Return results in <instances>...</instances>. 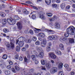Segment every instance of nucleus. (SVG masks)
Instances as JSON below:
<instances>
[{
    "instance_id": "nucleus-1",
    "label": "nucleus",
    "mask_w": 75,
    "mask_h": 75,
    "mask_svg": "<svg viewBox=\"0 0 75 75\" xmlns=\"http://www.w3.org/2000/svg\"><path fill=\"white\" fill-rule=\"evenodd\" d=\"M75 33V28L73 26H71L66 29V32L64 34L66 37H68L69 34L71 35H74Z\"/></svg>"
},
{
    "instance_id": "nucleus-2",
    "label": "nucleus",
    "mask_w": 75,
    "mask_h": 75,
    "mask_svg": "<svg viewBox=\"0 0 75 75\" xmlns=\"http://www.w3.org/2000/svg\"><path fill=\"white\" fill-rule=\"evenodd\" d=\"M15 42L13 39L12 40H11L10 44H9V42H5V44L6 46L7 50H10L11 49H13L14 48V42Z\"/></svg>"
},
{
    "instance_id": "nucleus-3",
    "label": "nucleus",
    "mask_w": 75,
    "mask_h": 75,
    "mask_svg": "<svg viewBox=\"0 0 75 75\" xmlns=\"http://www.w3.org/2000/svg\"><path fill=\"white\" fill-rule=\"evenodd\" d=\"M26 40L25 38L23 37H21L18 38V40H16V44H18V45L20 47H23L24 44V41Z\"/></svg>"
},
{
    "instance_id": "nucleus-4",
    "label": "nucleus",
    "mask_w": 75,
    "mask_h": 75,
    "mask_svg": "<svg viewBox=\"0 0 75 75\" xmlns=\"http://www.w3.org/2000/svg\"><path fill=\"white\" fill-rule=\"evenodd\" d=\"M7 21L8 24H12V25L15 24L16 21V20L14 19H13L11 18H10V19H8L7 20Z\"/></svg>"
},
{
    "instance_id": "nucleus-5",
    "label": "nucleus",
    "mask_w": 75,
    "mask_h": 75,
    "mask_svg": "<svg viewBox=\"0 0 75 75\" xmlns=\"http://www.w3.org/2000/svg\"><path fill=\"white\" fill-rule=\"evenodd\" d=\"M49 56L53 59H56L57 58V56L54 54V52H50L49 53Z\"/></svg>"
},
{
    "instance_id": "nucleus-6",
    "label": "nucleus",
    "mask_w": 75,
    "mask_h": 75,
    "mask_svg": "<svg viewBox=\"0 0 75 75\" xmlns=\"http://www.w3.org/2000/svg\"><path fill=\"white\" fill-rule=\"evenodd\" d=\"M57 68L56 67H53L50 70L51 74H54L55 72H57Z\"/></svg>"
},
{
    "instance_id": "nucleus-7",
    "label": "nucleus",
    "mask_w": 75,
    "mask_h": 75,
    "mask_svg": "<svg viewBox=\"0 0 75 75\" xmlns=\"http://www.w3.org/2000/svg\"><path fill=\"white\" fill-rule=\"evenodd\" d=\"M52 45L51 42H49L48 43V44L47 47H46V50L47 51L49 52L51 50V46Z\"/></svg>"
},
{
    "instance_id": "nucleus-8",
    "label": "nucleus",
    "mask_w": 75,
    "mask_h": 75,
    "mask_svg": "<svg viewBox=\"0 0 75 75\" xmlns=\"http://www.w3.org/2000/svg\"><path fill=\"white\" fill-rule=\"evenodd\" d=\"M17 26L19 30H21L22 29V23L20 22H18L17 23Z\"/></svg>"
},
{
    "instance_id": "nucleus-9",
    "label": "nucleus",
    "mask_w": 75,
    "mask_h": 75,
    "mask_svg": "<svg viewBox=\"0 0 75 75\" xmlns=\"http://www.w3.org/2000/svg\"><path fill=\"white\" fill-rule=\"evenodd\" d=\"M48 38L49 40H52H52H57L58 39V37L56 35H52V36H49Z\"/></svg>"
},
{
    "instance_id": "nucleus-10",
    "label": "nucleus",
    "mask_w": 75,
    "mask_h": 75,
    "mask_svg": "<svg viewBox=\"0 0 75 75\" xmlns=\"http://www.w3.org/2000/svg\"><path fill=\"white\" fill-rule=\"evenodd\" d=\"M39 17L42 20H45V17L44 15L43 12H40L39 15Z\"/></svg>"
},
{
    "instance_id": "nucleus-11",
    "label": "nucleus",
    "mask_w": 75,
    "mask_h": 75,
    "mask_svg": "<svg viewBox=\"0 0 75 75\" xmlns=\"http://www.w3.org/2000/svg\"><path fill=\"white\" fill-rule=\"evenodd\" d=\"M54 27L57 29H60V28H61L60 25L58 23H55Z\"/></svg>"
},
{
    "instance_id": "nucleus-12",
    "label": "nucleus",
    "mask_w": 75,
    "mask_h": 75,
    "mask_svg": "<svg viewBox=\"0 0 75 75\" xmlns=\"http://www.w3.org/2000/svg\"><path fill=\"white\" fill-rule=\"evenodd\" d=\"M38 36L42 38H44L45 37V35L42 33H40L38 34Z\"/></svg>"
},
{
    "instance_id": "nucleus-13",
    "label": "nucleus",
    "mask_w": 75,
    "mask_h": 75,
    "mask_svg": "<svg viewBox=\"0 0 75 75\" xmlns=\"http://www.w3.org/2000/svg\"><path fill=\"white\" fill-rule=\"evenodd\" d=\"M23 12L24 14H29V12L27 11L25 8L23 9Z\"/></svg>"
},
{
    "instance_id": "nucleus-14",
    "label": "nucleus",
    "mask_w": 75,
    "mask_h": 75,
    "mask_svg": "<svg viewBox=\"0 0 75 75\" xmlns=\"http://www.w3.org/2000/svg\"><path fill=\"white\" fill-rule=\"evenodd\" d=\"M46 42L44 41V40H43V42L41 43V46L42 47H45V45H46Z\"/></svg>"
},
{
    "instance_id": "nucleus-15",
    "label": "nucleus",
    "mask_w": 75,
    "mask_h": 75,
    "mask_svg": "<svg viewBox=\"0 0 75 75\" xmlns=\"http://www.w3.org/2000/svg\"><path fill=\"white\" fill-rule=\"evenodd\" d=\"M32 13H30V15L29 16V17H30V16H31V18H32L33 19V20H34V19H35V18H36V17L35 16V15H31V14Z\"/></svg>"
},
{
    "instance_id": "nucleus-16",
    "label": "nucleus",
    "mask_w": 75,
    "mask_h": 75,
    "mask_svg": "<svg viewBox=\"0 0 75 75\" xmlns=\"http://www.w3.org/2000/svg\"><path fill=\"white\" fill-rule=\"evenodd\" d=\"M44 56V53L42 52H40L39 54V57L40 58H42Z\"/></svg>"
},
{
    "instance_id": "nucleus-17",
    "label": "nucleus",
    "mask_w": 75,
    "mask_h": 75,
    "mask_svg": "<svg viewBox=\"0 0 75 75\" xmlns=\"http://www.w3.org/2000/svg\"><path fill=\"white\" fill-rule=\"evenodd\" d=\"M59 46L60 48L61 49V50H64V45H63L62 44H60L59 45Z\"/></svg>"
},
{
    "instance_id": "nucleus-18",
    "label": "nucleus",
    "mask_w": 75,
    "mask_h": 75,
    "mask_svg": "<svg viewBox=\"0 0 75 75\" xmlns=\"http://www.w3.org/2000/svg\"><path fill=\"white\" fill-rule=\"evenodd\" d=\"M2 23L3 24L5 25L7 23V22L6 21V19L4 18L2 20Z\"/></svg>"
},
{
    "instance_id": "nucleus-19",
    "label": "nucleus",
    "mask_w": 75,
    "mask_h": 75,
    "mask_svg": "<svg viewBox=\"0 0 75 75\" xmlns=\"http://www.w3.org/2000/svg\"><path fill=\"white\" fill-rule=\"evenodd\" d=\"M51 66L50 63H47L46 64V67L48 69H50L51 68Z\"/></svg>"
},
{
    "instance_id": "nucleus-20",
    "label": "nucleus",
    "mask_w": 75,
    "mask_h": 75,
    "mask_svg": "<svg viewBox=\"0 0 75 75\" xmlns=\"http://www.w3.org/2000/svg\"><path fill=\"white\" fill-rule=\"evenodd\" d=\"M0 15L3 17H4L6 16V14L3 12H0Z\"/></svg>"
},
{
    "instance_id": "nucleus-21",
    "label": "nucleus",
    "mask_w": 75,
    "mask_h": 75,
    "mask_svg": "<svg viewBox=\"0 0 75 75\" xmlns=\"http://www.w3.org/2000/svg\"><path fill=\"white\" fill-rule=\"evenodd\" d=\"M45 2L47 5H49L51 3V0H45Z\"/></svg>"
},
{
    "instance_id": "nucleus-22",
    "label": "nucleus",
    "mask_w": 75,
    "mask_h": 75,
    "mask_svg": "<svg viewBox=\"0 0 75 75\" xmlns=\"http://www.w3.org/2000/svg\"><path fill=\"white\" fill-rule=\"evenodd\" d=\"M60 6L62 8H64L65 7V4L63 3Z\"/></svg>"
},
{
    "instance_id": "nucleus-23",
    "label": "nucleus",
    "mask_w": 75,
    "mask_h": 75,
    "mask_svg": "<svg viewBox=\"0 0 75 75\" xmlns=\"http://www.w3.org/2000/svg\"><path fill=\"white\" fill-rule=\"evenodd\" d=\"M5 73L6 75H10V71L9 70H6L5 71Z\"/></svg>"
},
{
    "instance_id": "nucleus-24",
    "label": "nucleus",
    "mask_w": 75,
    "mask_h": 75,
    "mask_svg": "<svg viewBox=\"0 0 75 75\" xmlns=\"http://www.w3.org/2000/svg\"><path fill=\"white\" fill-rule=\"evenodd\" d=\"M69 42L70 43H74V39L70 38L69 39Z\"/></svg>"
},
{
    "instance_id": "nucleus-25",
    "label": "nucleus",
    "mask_w": 75,
    "mask_h": 75,
    "mask_svg": "<svg viewBox=\"0 0 75 75\" xmlns=\"http://www.w3.org/2000/svg\"><path fill=\"white\" fill-rule=\"evenodd\" d=\"M16 50L18 52V51H19L20 50V46H16Z\"/></svg>"
},
{
    "instance_id": "nucleus-26",
    "label": "nucleus",
    "mask_w": 75,
    "mask_h": 75,
    "mask_svg": "<svg viewBox=\"0 0 75 75\" xmlns=\"http://www.w3.org/2000/svg\"><path fill=\"white\" fill-rule=\"evenodd\" d=\"M3 31L5 33H8V30L6 28H4L3 30Z\"/></svg>"
},
{
    "instance_id": "nucleus-27",
    "label": "nucleus",
    "mask_w": 75,
    "mask_h": 75,
    "mask_svg": "<svg viewBox=\"0 0 75 75\" xmlns=\"http://www.w3.org/2000/svg\"><path fill=\"white\" fill-rule=\"evenodd\" d=\"M55 53H56V54H57V55H61V51H55Z\"/></svg>"
},
{
    "instance_id": "nucleus-28",
    "label": "nucleus",
    "mask_w": 75,
    "mask_h": 75,
    "mask_svg": "<svg viewBox=\"0 0 75 75\" xmlns=\"http://www.w3.org/2000/svg\"><path fill=\"white\" fill-rule=\"evenodd\" d=\"M14 18L15 20H17L19 19V17L17 15H16L14 17Z\"/></svg>"
},
{
    "instance_id": "nucleus-29",
    "label": "nucleus",
    "mask_w": 75,
    "mask_h": 75,
    "mask_svg": "<svg viewBox=\"0 0 75 75\" xmlns=\"http://www.w3.org/2000/svg\"><path fill=\"white\" fill-rule=\"evenodd\" d=\"M2 58L4 59H6L7 58V54H4Z\"/></svg>"
},
{
    "instance_id": "nucleus-30",
    "label": "nucleus",
    "mask_w": 75,
    "mask_h": 75,
    "mask_svg": "<svg viewBox=\"0 0 75 75\" xmlns=\"http://www.w3.org/2000/svg\"><path fill=\"white\" fill-rule=\"evenodd\" d=\"M31 57L33 60H35V59H36V57H35V55H32Z\"/></svg>"
},
{
    "instance_id": "nucleus-31",
    "label": "nucleus",
    "mask_w": 75,
    "mask_h": 75,
    "mask_svg": "<svg viewBox=\"0 0 75 75\" xmlns=\"http://www.w3.org/2000/svg\"><path fill=\"white\" fill-rule=\"evenodd\" d=\"M45 61H46L44 60H41V63L43 65H45Z\"/></svg>"
},
{
    "instance_id": "nucleus-32",
    "label": "nucleus",
    "mask_w": 75,
    "mask_h": 75,
    "mask_svg": "<svg viewBox=\"0 0 75 75\" xmlns=\"http://www.w3.org/2000/svg\"><path fill=\"white\" fill-rule=\"evenodd\" d=\"M62 65H63V63H60L59 64V68H62Z\"/></svg>"
},
{
    "instance_id": "nucleus-33",
    "label": "nucleus",
    "mask_w": 75,
    "mask_h": 75,
    "mask_svg": "<svg viewBox=\"0 0 75 75\" xmlns=\"http://www.w3.org/2000/svg\"><path fill=\"white\" fill-rule=\"evenodd\" d=\"M59 75H64V72L62 71H60L59 72Z\"/></svg>"
},
{
    "instance_id": "nucleus-34",
    "label": "nucleus",
    "mask_w": 75,
    "mask_h": 75,
    "mask_svg": "<svg viewBox=\"0 0 75 75\" xmlns=\"http://www.w3.org/2000/svg\"><path fill=\"white\" fill-rule=\"evenodd\" d=\"M36 49L37 50H38V51H40L42 48L41 47H36Z\"/></svg>"
},
{
    "instance_id": "nucleus-35",
    "label": "nucleus",
    "mask_w": 75,
    "mask_h": 75,
    "mask_svg": "<svg viewBox=\"0 0 75 75\" xmlns=\"http://www.w3.org/2000/svg\"><path fill=\"white\" fill-rule=\"evenodd\" d=\"M47 15L48 17H52V14L51 13H47Z\"/></svg>"
},
{
    "instance_id": "nucleus-36",
    "label": "nucleus",
    "mask_w": 75,
    "mask_h": 75,
    "mask_svg": "<svg viewBox=\"0 0 75 75\" xmlns=\"http://www.w3.org/2000/svg\"><path fill=\"white\" fill-rule=\"evenodd\" d=\"M52 7L55 8V7H57V4H52Z\"/></svg>"
},
{
    "instance_id": "nucleus-37",
    "label": "nucleus",
    "mask_w": 75,
    "mask_h": 75,
    "mask_svg": "<svg viewBox=\"0 0 75 75\" xmlns=\"http://www.w3.org/2000/svg\"><path fill=\"white\" fill-rule=\"evenodd\" d=\"M47 32L49 34H51V33H52V32H54V31L52 30H48Z\"/></svg>"
},
{
    "instance_id": "nucleus-38",
    "label": "nucleus",
    "mask_w": 75,
    "mask_h": 75,
    "mask_svg": "<svg viewBox=\"0 0 75 75\" xmlns=\"http://www.w3.org/2000/svg\"><path fill=\"white\" fill-rule=\"evenodd\" d=\"M31 42V41L30 39H27L26 41V42L29 43H30Z\"/></svg>"
},
{
    "instance_id": "nucleus-39",
    "label": "nucleus",
    "mask_w": 75,
    "mask_h": 75,
    "mask_svg": "<svg viewBox=\"0 0 75 75\" xmlns=\"http://www.w3.org/2000/svg\"><path fill=\"white\" fill-rule=\"evenodd\" d=\"M15 68L16 70V71H19V70H20V68L17 66H15Z\"/></svg>"
},
{
    "instance_id": "nucleus-40",
    "label": "nucleus",
    "mask_w": 75,
    "mask_h": 75,
    "mask_svg": "<svg viewBox=\"0 0 75 75\" xmlns=\"http://www.w3.org/2000/svg\"><path fill=\"white\" fill-rule=\"evenodd\" d=\"M35 29L36 30H35L36 33H39V31H41V30L39 29H37L36 28H35Z\"/></svg>"
},
{
    "instance_id": "nucleus-41",
    "label": "nucleus",
    "mask_w": 75,
    "mask_h": 75,
    "mask_svg": "<svg viewBox=\"0 0 75 75\" xmlns=\"http://www.w3.org/2000/svg\"><path fill=\"white\" fill-rule=\"evenodd\" d=\"M23 59H24V57L20 56L19 57V59L20 61H23Z\"/></svg>"
},
{
    "instance_id": "nucleus-42",
    "label": "nucleus",
    "mask_w": 75,
    "mask_h": 75,
    "mask_svg": "<svg viewBox=\"0 0 75 75\" xmlns=\"http://www.w3.org/2000/svg\"><path fill=\"white\" fill-rule=\"evenodd\" d=\"M11 66L10 65H9L7 66V68L8 69H11Z\"/></svg>"
},
{
    "instance_id": "nucleus-43",
    "label": "nucleus",
    "mask_w": 75,
    "mask_h": 75,
    "mask_svg": "<svg viewBox=\"0 0 75 75\" xmlns=\"http://www.w3.org/2000/svg\"><path fill=\"white\" fill-rule=\"evenodd\" d=\"M21 74L23 75H27V73L25 71H24L21 73Z\"/></svg>"
},
{
    "instance_id": "nucleus-44",
    "label": "nucleus",
    "mask_w": 75,
    "mask_h": 75,
    "mask_svg": "<svg viewBox=\"0 0 75 75\" xmlns=\"http://www.w3.org/2000/svg\"><path fill=\"white\" fill-rule=\"evenodd\" d=\"M62 15L64 17H66V16H68V14L67 13H63Z\"/></svg>"
},
{
    "instance_id": "nucleus-45",
    "label": "nucleus",
    "mask_w": 75,
    "mask_h": 75,
    "mask_svg": "<svg viewBox=\"0 0 75 75\" xmlns=\"http://www.w3.org/2000/svg\"><path fill=\"white\" fill-rule=\"evenodd\" d=\"M24 61L25 62H28V59L27 58V57H25V58H24Z\"/></svg>"
},
{
    "instance_id": "nucleus-46",
    "label": "nucleus",
    "mask_w": 75,
    "mask_h": 75,
    "mask_svg": "<svg viewBox=\"0 0 75 75\" xmlns=\"http://www.w3.org/2000/svg\"><path fill=\"white\" fill-rule=\"evenodd\" d=\"M25 3L27 4H31L32 3L30 1H27L25 2Z\"/></svg>"
},
{
    "instance_id": "nucleus-47",
    "label": "nucleus",
    "mask_w": 75,
    "mask_h": 75,
    "mask_svg": "<svg viewBox=\"0 0 75 75\" xmlns=\"http://www.w3.org/2000/svg\"><path fill=\"white\" fill-rule=\"evenodd\" d=\"M64 67L66 68H68V67H69V66L67 64H66L64 65Z\"/></svg>"
},
{
    "instance_id": "nucleus-48",
    "label": "nucleus",
    "mask_w": 75,
    "mask_h": 75,
    "mask_svg": "<svg viewBox=\"0 0 75 75\" xmlns=\"http://www.w3.org/2000/svg\"><path fill=\"white\" fill-rule=\"evenodd\" d=\"M35 44L36 45H40V41H37L35 42Z\"/></svg>"
},
{
    "instance_id": "nucleus-49",
    "label": "nucleus",
    "mask_w": 75,
    "mask_h": 75,
    "mask_svg": "<svg viewBox=\"0 0 75 75\" xmlns=\"http://www.w3.org/2000/svg\"><path fill=\"white\" fill-rule=\"evenodd\" d=\"M32 39L34 41H35L37 40V38L35 37H34Z\"/></svg>"
},
{
    "instance_id": "nucleus-50",
    "label": "nucleus",
    "mask_w": 75,
    "mask_h": 75,
    "mask_svg": "<svg viewBox=\"0 0 75 75\" xmlns=\"http://www.w3.org/2000/svg\"><path fill=\"white\" fill-rule=\"evenodd\" d=\"M49 20L50 21H54V18H49Z\"/></svg>"
},
{
    "instance_id": "nucleus-51",
    "label": "nucleus",
    "mask_w": 75,
    "mask_h": 75,
    "mask_svg": "<svg viewBox=\"0 0 75 75\" xmlns=\"http://www.w3.org/2000/svg\"><path fill=\"white\" fill-rule=\"evenodd\" d=\"M25 46L26 48H28L29 47V45L28 44H25Z\"/></svg>"
},
{
    "instance_id": "nucleus-52",
    "label": "nucleus",
    "mask_w": 75,
    "mask_h": 75,
    "mask_svg": "<svg viewBox=\"0 0 75 75\" xmlns=\"http://www.w3.org/2000/svg\"><path fill=\"white\" fill-rule=\"evenodd\" d=\"M28 60H30V58H31V56H30V54H28L27 57Z\"/></svg>"
},
{
    "instance_id": "nucleus-53",
    "label": "nucleus",
    "mask_w": 75,
    "mask_h": 75,
    "mask_svg": "<svg viewBox=\"0 0 75 75\" xmlns=\"http://www.w3.org/2000/svg\"><path fill=\"white\" fill-rule=\"evenodd\" d=\"M29 33L31 34H33V30H30L29 31Z\"/></svg>"
},
{
    "instance_id": "nucleus-54",
    "label": "nucleus",
    "mask_w": 75,
    "mask_h": 75,
    "mask_svg": "<svg viewBox=\"0 0 75 75\" xmlns=\"http://www.w3.org/2000/svg\"><path fill=\"white\" fill-rule=\"evenodd\" d=\"M12 71V72H14V73H16V70H15V69L14 68H12L11 69Z\"/></svg>"
},
{
    "instance_id": "nucleus-55",
    "label": "nucleus",
    "mask_w": 75,
    "mask_h": 75,
    "mask_svg": "<svg viewBox=\"0 0 75 75\" xmlns=\"http://www.w3.org/2000/svg\"><path fill=\"white\" fill-rule=\"evenodd\" d=\"M22 50L23 51H26V48H25V47H23L22 49Z\"/></svg>"
},
{
    "instance_id": "nucleus-56",
    "label": "nucleus",
    "mask_w": 75,
    "mask_h": 75,
    "mask_svg": "<svg viewBox=\"0 0 75 75\" xmlns=\"http://www.w3.org/2000/svg\"><path fill=\"white\" fill-rule=\"evenodd\" d=\"M15 59H18V55H15Z\"/></svg>"
},
{
    "instance_id": "nucleus-57",
    "label": "nucleus",
    "mask_w": 75,
    "mask_h": 75,
    "mask_svg": "<svg viewBox=\"0 0 75 75\" xmlns=\"http://www.w3.org/2000/svg\"><path fill=\"white\" fill-rule=\"evenodd\" d=\"M71 50V47H69L67 48V51L68 52H69L70 51V50Z\"/></svg>"
},
{
    "instance_id": "nucleus-58",
    "label": "nucleus",
    "mask_w": 75,
    "mask_h": 75,
    "mask_svg": "<svg viewBox=\"0 0 75 75\" xmlns=\"http://www.w3.org/2000/svg\"><path fill=\"white\" fill-rule=\"evenodd\" d=\"M24 33L25 34H27V33H29V31L28 30H26L24 31Z\"/></svg>"
},
{
    "instance_id": "nucleus-59",
    "label": "nucleus",
    "mask_w": 75,
    "mask_h": 75,
    "mask_svg": "<svg viewBox=\"0 0 75 75\" xmlns=\"http://www.w3.org/2000/svg\"><path fill=\"white\" fill-rule=\"evenodd\" d=\"M31 6L32 7H33V8H34V9H35V10H38V8H37V7L35 6H33L31 5Z\"/></svg>"
},
{
    "instance_id": "nucleus-60",
    "label": "nucleus",
    "mask_w": 75,
    "mask_h": 75,
    "mask_svg": "<svg viewBox=\"0 0 75 75\" xmlns=\"http://www.w3.org/2000/svg\"><path fill=\"white\" fill-rule=\"evenodd\" d=\"M34 69H32L30 70V71L31 72H34Z\"/></svg>"
},
{
    "instance_id": "nucleus-61",
    "label": "nucleus",
    "mask_w": 75,
    "mask_h": 75,
    "mask_svg": "<svg viewBox=\"0 0 75 75\" xmlns=\"http://www.w3.org/2000/svg\"><path fill=\"white\" fill-rule=\"evenodd\" d=\"M9 63L10 65H13V62H12L11 61H9Z\"/></svg>"
},
{
    "instance_id": "nucleus-62",
    "label": "nucleus",
    "mask_w": 75,
    "mask_h": 75,
    "mask_svg": "<svg viewBox=\"0 0 75 75\" xmlns=\"http://www.w3.org/2000/svg\"><path fill=\"white\" fill-rule=\"evenodd\" d=\"M42 70H46V69H45V67L42 66Z\"/></svg>"
},
{
    "instance_id": "nucleus-63",
    "label": "nucleus",
    "mask_w": 75,
    "mask_h": 75,
    "mask_svg": "<svg viewBox=\"0 0 75 75\" xmlns=\"http://www.w3.org/2000/svg\"><path fill=\"white\" fill-rule=\"evenodd\" d=\"M70 7H71V6H70L68 5L67 6L66 8L67 9H69V8H70Z\"/></svg>"
},
{
    "instance_id": "nucleus-64",
    "label": "nucleus",
    "mask_w": 75,
    "mask_h": 75,
    "mask_svg": "<svg viewBox=\"0 0 75 75\" xmlns=\"http://www.w3.org/2000/svg\"><path fill=\"white\" fill-rule=\"evenodd\" d=\"M62 40L63 41H65L67 40V38H63L62 39Z\"/></svg>"
}]
</instances>
